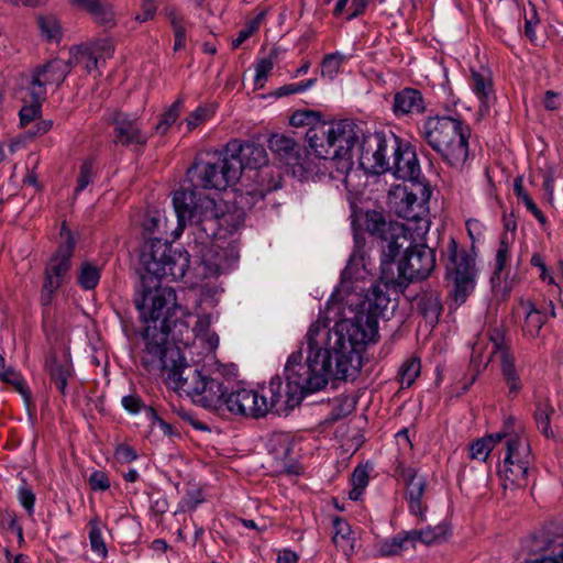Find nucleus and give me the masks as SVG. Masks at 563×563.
Wrapping results in <instances>:
<instances>
[{"label": "nucleus", "mask_w": 563, "mask_h": 563, "mask_svg": "<svg viewBox=\"0 0 563 563\" xmlns=\"http://www.w3.org/2000/svg\"><path fill=\"white\" fill-rule=\"evenodd\" d=\"M409 545H413V542L410 531H407L383 540L378 545V552L382 556L397 555L407 550Z\"/></svg>", "instance_id": "32"}, {"label": "nucleus", "mask_w": 563, "mask_h": 563, "mask_svg": "<svg viewBox=\"0 0 563 563\" xmlns=\"http://www.w3.org/2000/svg\"><path fill=\"white\" fill-rule=\"evenodd\" d=\"M470 86L479 101L481 109L487 111L496 100L493 76L489 69H471Z\"/></svg>", "instance_id": "23"}, {"label": "nucleus", "mask_w": 563, "mask_h": 563, "mask_svg": "<svg viewBox=\"0 0 563 563\" xmlns=\"http://www.w3.org/2000/svg\"><path fill=\"white\" fill-rule=\"evenodd\" d=\"M331 342L325 330L313 327L306 334V362L302 363L300 350L291 353L286 362V387L278 376L273 377L268 385H263L260 389L239 388L228 393L222 384L219 401L212 411L258 419L273 409L283 410L298 405L305 394L323 389L334 379L333 375L346 376L355 371L353 357L349 358L346 355H341L336 366L331 367L330 355L323 350L327 346L333 350L340 342L339 338Z\"/></svg>", "instance_id": "1"}, {"label": "nucleus", "mask_w": 563, "mask_h": 563, "mask_svg": "<svg viewBox=\"0 0 563 563\" xmlns=\"http://www.w3.org/2000/svg\"><path fill=\"white\" fill-rule=\"evenodd\" d=\"M93 55L99 57L100 63H104L108 58H111L114 52L113 42L109 38L99 40L87 46Z\"/></svg>", "instance_id": "48"}, {"label": "nucleus", "mask_w": 563, "mask_h": 563, "mask_svg": "<svg viewBox=\"0 0 563 563\" xmlns=\"http://www.w3.org/2000/svg\"><path fill=\"white\" fill-rule=\"evenodd\" d=\"M181 101L176 100L163 114L155 125V132L165 135L168 129L177 121L180 112Z\"/></svg>", "instance_id": "41"}, {"label": "nucleus", "mask_w": 563, "mask_h": 563, "mask_svg": "<svg viewBox=\"0 0 563 563\" xmlns=\"http://www.w3.org/2000/svg\"><path fill=\"white\" fill-rule=\"evenodd\" d=\"M89 485L93 490H107L110 487V481L106 473L96 471L89 477Z\"/></svg>", "instance_id": "54"}, {"label": "nucleus", "mask_w": 563, "mask_h": 563, "mask_svg": "<svg viewBox=\"0 0 563 563\" xmlns=\"http://www.w3.org/2000/svg\"><path fill=\"white\" fill-rule=\"evenodd\" d=\"M100 280V267L82 262L78 268L77 283L85 290L95 289Z\"/></svg>", "instance_id": "34"}, {"label": "nucleus", "mask_w": 563, "mask_h": 563, "mask_svg": "<svg viewBox=\"0 0 563 563\" xmlns=\"http://www.w3.org/2000/svg\"><path fill=\"white\" fill-rule=\"evenodd\" d=\"M227 150L230 157L241 162V172L244 167L260 168L268 162L264 146L254 142L241 143L239 140H233L228 143Z\"/></svg>", "instance_id": "20"}, {"label": "nucleus", "mask_w": 563, "mask_h": 563, "mask_svg": "<svg viewBox=\"0 0 563 563\" xmlns=\"http://www.w3.org/2000/svg\"><path fill=\"white\" fill-rule=\"evenodd\" d=\"M241 176V162L230 157L228 150L224 153L200 154L187 172L190 187L179 190H195L207 196L201 189L224 190L235 184Z\"/></svg>", "instance_id": "9"}, {"label": "nucleus", "mask_w": 563, "mask_h": 563, "mask_svg": "<svg viewBox=\"0 0 563 563\" xmlns=\"http://www.w3.org/2000/svg\"><path fill=\"white\" fill-rule=\"evenodd\" d=\"M89 541L91 550L102 558L107 555V547L102 538L101 520L98 516L89 521Z\"/></svg>", "instance_id": "38"}, {"label": "nucleus", "mask_w": 563, "mask_h": 563, "mask_svg": "<svg viewBox=\"0 0 563 563\" xmlns=\"http://www.w3.org/2000/svg\"><path fill=\"white\" fill-rule=\"evenodd\" d=\"M173 206L177 216L178 227L189 225L194 235L203 238L223 236L240 229L244 222L242 209H229L223 201L210 196H202L195 190H176Z\"/></svg>", "instance_id": "6"}, {"label": "nucleus", "mask_w": 563, "mask_h": 563, "mask_svg": "<svg viewBox=\"0 0 563 563\" xmlns=\"http://www.w3.org/2000/svg\"><path fill=\"white\" fill-rule=\"evenodd\" d=\"M395 137L386 139L383 133L363 134L360 153V165L371 174H384L389 169L391 141Z\"/></svg>", "instance_id": "15"}, {"label": "nucleus", "mask_w": 563, "mask_h": 563, "mask_svg": "<svg viewBox=\"0 0 563 563\" xmlns=\"http://www.w3.org/2000/svg\"><path fill=\"white\" fill-rule=\"evenodd\" d=\"M421 369L420 361L416 357L406 360L399 369V382L402 387H410L419 376Z\"/></svg>", "instance_id": "39"}, {"label": "nucleus", "mask_w": 563, "mask_h": 563, "mask_svg": "<svg viewBox=\"0 0 563 563\" xmlns=\"http://www.w3.org/2000/svg\"><path fill=\"white\" fill-rule=\"evenodd\" d=\"M300 92H303L301 82H295V84H288V85H284L282 87H279L276 90L275 95L277 97H286L289 95L300 93Z\"/></svg>", "instance_id": "60"}, {"label": "nucleus", "mask_w": 563, "mask_h": 563, "mask_svg": "<svg viewBox=\"0 0 563 563\" xmlns=\"http://www.w3.org/2000/svg\"><path fill=\"white\" fill-rule=\"evenodd\" d=\"M166 15L174 31L175 43L174 51L178 52L185 48L186 45V27L183 16L175 10L169 9L166 11Z\"/></svg>", "instance_id": "37"}, {"label": "nucleus", "mask_w": 563, "mask_h": 563, "mask_svg": "<svg viewBox=\"0 0 563 563\" xmlns=\"http://www.w3.org/2000/svg\"><path fill=\"white\" fill-rule=\"evenodd\" d=\"M95 21L104 26H113L115 23L113 8L108 2H99L97 9L91 12Z\"/></svg>", "instance_id": "45"}, {"label": "nucleus", "mask_w": 563, "mask_h": 563, "mask_svg": "<svg viewBox=\"0 0 563 563\" xmlns=\"http://www.w3.org/2000/svg\"><path fill=\"white\" fill-rule=\"evenodd\" d=\"M390 151L393 163L389 162V169L393 175L402 180L415 181L420 175V165L415 151L408 146H401L397 139L391 141Z\"/></svg>", "instance_id": "19"}, {"label": "nucleus", "mask_w": 563, "mask_h": 563, "mask_svg": "<svg viewBox=\"0 0 563 563\" xmlns=\"http://www.w3.org/2000/svg\"><path fill=\"white\" fill-rule=\"evenodd\" d=\"M345 59L346 57L339 52L325 55L321 65V75L333 79Z\"/></svg>", "instance_id": "43"}, {"label": "nucleus", "mask_w": 563, "mask_h": 563, "mask_svg": "<svg viewBox=\"0 0 563 563\" xmlns=\"http://www.w3.org/2000/svg\"><path fill=\"white\" fill-rule=\"evenodd\" d=\"M423 240L413 242L412 245L401 247L405 251V257L398 264V278L399 285L407 284L413 280L427 278L435 266V255L432 249L428 247Z\"/></svg>", "instance_id": "14"}, {"label": "nucleus", "mask_w": 563, "mask_h": 563, "mask_svg": "<svg viewBox=\"0 0 563 563\" xmlns=\"http://www.w3.org/2000/svg\"><path fill=\"white\" fill-rule=\"evenodd\" d=\"M449 533V529L445 525H439L435 527H428L422 530H411L410 536L412 542L421 541L426 544L437 543L445 540Z\"/></svg>", "instance_id": "35"}, {"label": "nucleus", "mask_w": 563, "mask_h": 563, "mask_svg": "<svg viewBox=\"0 0 563 563\" xmlns=\"http://www.w3.org/2000/svg\"><path fill=\"white\" fill-rule=\"evenodd\" d=\"M362 128L351 120L317 122L306 133L309 148L319 157L335 166L341 174L353 165V148L363 136Z\"/></svg>", "instance_id": "7"}, {"label": "nucleus", "mask_w": 563, "mask_h": 563, "mask_svg": "<svg viewBox=\"0 0 563 563\" xmlns=\"http://www.w3.org/2000/svg\"><path fill=\"white\" fill-rule=\"evenodd\" d=\"M274 68V62L272 58H263L257 62L255 66L254 87L255 89H262L268 78V75Z\"/></svg>", "instance_id": "47"}, {"label": "nucleus", "mask_w": 563, "mask_h": 563, "mask_svg": "<svg viewBox=\"0 0 563 563\" xmlns=\"http://www.w3.org/2000/svg\"><path fill=\"white\" fill-rule=\"evenodd\" d=\"M122 406L125 410H128L131 413H137L142 406V400L140 397L135 395H129L124 396L122 398Z\"/></svg>", "instance_id": "57"}, {"label": "nucleus", "mask_w": 563, "mask_h": 563, "mask_svg": "<svg viewBox=\"0 0 563 563\" xmlns=\"http://www.w3.org/2000/svg\"><path fill=\"white\" fill-rule=\"evenodd\" d=\"M266 448L276 461V466L279 471L295 473V466L290 463L292 460L294 440L289 433L273 432L267 439Z\"/></svg>", "instance_id": "21"}, {"label": "nucleus", "mask_w": 563, "mask_h": 563, "mask_svg": "<svg viewBox=\"0 0 563 563\" xmlns=\"http://www.w3.org/2000/svg\"><path fill=\"white\" fill-rule=\"evenodd\" d=\"M431 188L421 183H412L409 187L397 185L388 195V205L405 222L386 221L374 212L367 217V230L379 236L383 266L390 264L401 247L409 249L413 242L424 239L430 230Z\"/></svg>", "instance_id": "3"}, {"label": "nucleus", "mask_w": 563, "mask_h": 563, "mask_svg": "<svg viewBox=\"0 0 563 563\" xmlns=\"http://www.w3.org/2000/svg\"><path fill=\"white\" fill-rule=\"evenodd\" d=\"M203 242V238L195 235L194 249L200 256V269L205 276H218L239 260L235 242L227 241L223 236L209 238L208 242Z\"/></svg>", "instance_id": "12"}, {"label": "nucleus", "mask_w": 563, "mask_h": 563, "mask_svg": "<svg viewBox=\"0 0 563 563\" xmlns=\"http://www.w3.org/2000/svg\"><path fill=\"white\" fill-rule=\"evenodd\" d=\"M530 263L532 266H536L540 269V278L543 282H545L548 284H554V278L548 272L547 266L543 262V258L540 254H533L531 256Z\"/></svg>", "instance_id": "55"}, {"label": "nucleus", "mask_w": 563, "mask_h": 563, "mask_svg": "<svg viewBox=\"0 0 563 563\" xmlns=\"http://www.w3.org/2000/svg\"><path fill=\"white\" fill-rule=\"evenodd\" d=\"M142 227L146 233L150 235L157 234V236H154L150 239L143 246L145 249L146 244L152 242L153 240H161L162 242H165L167 245V241H163V234L166 231L167 228V218L165 211L162 210H148L143 219ZM172 247V245L169 244ZM144 250H142L143 252Z\"/></svg>", "instance_id": "28"}, {"label": "nucleus", "mask_w": 563, "mask_h": 563, "mask_svg": "<svg viewBox=\"0 0 563 563\" xmlns=\"http://www.w3.org/2000/svg\"><path fill=\"white\" fill-rule=\"evenodd\" d=\"M426 142L454 168H461L468 157L470 129L452 117L428 118L422 126Z\"/></svg>", "instance_id": "8"}, {"label": "nucleus", "mask_w": 563, "mask_h": 563, "mask_svg": "<svg viewBox=\"0 0 563 563\" xmlns=\"http://www.w3.org/2000/svg\"><path fill=\"white\" fill-rule=\"evenodd\" d=\"M95 176L93 165L91 162H85L79 169V175L77 178V186L75 188V194L78 195L82 190L87 188V186L91 183Z\"/></svg>", "instance_id": "51"}, {"label": "nucleus", "mask_w": 563, "mask_h": 563, "mask_svg": "<svg viewBox=\"0 0 563 563\" xmlns=\"http://www.w3.org/2000/svg\"><path fill=\"white\" fill-rule=\"evenodd\" d=\"M0 380L14 387V389L27 400L30 390L22 376L12 368H2L0 371Z\"/></svg>", "instance_id": "40"}, {"label": "nucleus", "mask_w": 563, "mask_h": 563, "mask_svg": "<svg viewBox=\"0 0 563 563\" xmlns=\"http://www.w3.org/2000/svg\"><path fill=\"white\" fill-rule=\"evenodd\" d=\"M466 229H467L468 236L472 241L471 249H473V247L475 249L474 244L476 242L482 241V239L484 238L485 225L479 220L470 219L466 221Z\"/></svg>", "instance_id": "53"}, {"label": "nucleus", "mask_w": 563, "mask_h": 563, "mask_svg": "<svg viewBox=\"0 0 563 563\" xmlns=\"http://www.w3.org/2000/svg\"><path fill=\"white\" fill-rule=\"evenodd\" d=\"M53 122L49 120H41L36 122L34 128L29 130L30 135L36 136V135H43L47 133L52 129Z\"/></svg>", "instance_id": "62"}, {"label": "nucleus", "mask_w": 563, "mask_h": 563, "mask_svg": "<svg viewBox=\"0 0 563 563\" xmlns=\"http://www.w3.org/2000/svg\"><path fill=\"white\" fill-rule=\"evenodd\" d=\"M19 500L27 511L33 510L35 496L30 489L21 487L19 489Z\"/></svg>", "instance_id": "58"}, {"label": "nucleus", "mask_w": 563, "mask_h": 563, "mask_svg": "<svg viewBox=\"0 0 563 563\" xmlns=\"http://www.w3.org/2000/svg\"><path fill=\"white\" fill-rule=\"evenodd\" d=\"M69 73V63L60 58L53 59L36 68L29 75H23L21 86L30 96L44 98L47 85H60Z\"/></svg>", "instance_id": "16"}, {"label": "nucleus", "mask_w": 563, "mask_h": 563, "mask_svg": "<svg viewBox=\"0 0 563 563\" xmlns=\"http://www.w3.org/2000/svg\"><path fill=\"white\" fill-rule=\"evenodd\" d=\"M38 25L42 34L48 40H58L60 36V24L53 15H45L38 19Z\"/></svg>", "instance_id": "46"}, {"label": "nucleus", "mask_w": 563, "mask_h": 563, "mask_svg": "<svg viewBox=\"0 0 563 563\" xmlns=\"http://www.w3.org/2000/svg\"><path fill=\"white\" fill-rule=\"evenodd\" d=\"M140 260L146 273L142 276L141 289L134 302L141 320L146 324L143 332L146 347L151 340L146 336L147 332H152L153 338L155 333H164L166 336L169 318L177 313L189 316L188 311L177 305L175 291L161 282L183 278L189 266V258L186 252L174 250L156 239L146 244ZM164 345L166 346V339Z\"/></svg>", "instance_id": "2"}, {"label": "nucleus", "mask_w": 563, "mask_h": 563, "mask_svg": "<svg viewBox=\"0 0 563 563\" xmlns=\"http://www.w3.org/2000/svg\"><path fill=\"white\" fill-rule=\"evenodd\" d=\"M397 472L407 485L408 499L422 498L427 485L426 479L422 476H418L411 467L399 466Z\"/></svg>", "instance_id": "31"}, {"label": "nucleus", "mask_w": 563, "mask_h": 563, "mask_svg": "<svg viewBox=\"0 0 563 563\" xmlns=\"http://www.w3.org/2000/svg\"><path fill=\"white\" fill-rule=\"evenodd\" d=\"M21 100L24 106L20 110V124L26 128L31 122L35 121L41 115L42 100L44 98H37L30 96V92L21 88Z\"/></svg>", "instance_id": "30"}, {"label": "nucleus", "mask_w": 563, "mask_h": 563, "mask_svg": "<svg viewBox=\"0 0 563 563\" xmlns=\"http://www.w3.org/2000/svg\"><path fill=\"white\" fill-rule=\"evenodd\" d=\"M368 478H369V475L365 467L357 466L354 470V472L352 474V478H351L352 489L349 493V497L352 500H357L361 497L364 488L368 484Z\"/></svg>", "instance_id": "42"}, {"label": "nucleus", "mask_w": 563, "mask_h": 563, "mask_svg": "<svg viewBox=\"0 0 563 563\" xmlns=\"http://www.w3.org/2000/svg\"><path fill=\"white\" fill-rule=\"evenodd\" d=\"M317 122H322L319 114L311 110H298L290 117V124L299 128L303 125L313 126Z\"/></svg>", "instance_id": "49"}, {"label": "nucleus", "mask_w": 563, "mask_h": 563, "mask_svg": "<svg viewBox=\"0 0 563 563\" xmlns=\"http://www.w3.org/2000/svg\"><path fill=\"white\" fill-rule=\"evenodd\" d=\"M60 244L55 254L48 261L45 268V282L48 289L59 288L68 275L70 260L75 249V240L71 231L65 225L60 229Z\"/></svg>", "instance_id": "17"}, {"label": "nucleus", "mask_w": 563, "mask_h": 563, "mask_svg": "<svg viewBox=\"0 0 563 563\" xmlns=\"http://www.w3.org/2000/svg\"><path fill=\"white\" fill-rule=\"evenodd\" d=\"M426 109L421 92L413 88H405L394 97L393 110L396 115L419 114Z\"/></svg>", "instance_id": "26"}, {"label": "nucleus", "mask_w": 563, "mask_h": 563, "mask_svg": "<svg viewBox=\"0 0 563 563\" xmlns=\"http://www.w3.org/2000/svg\"><path fill=\"white\" fill-rule=\"evenodd\" d=\"M268 147L286 165L290 167H301L308 172V168L303 164L301 146L297 144L294 139L283 134H274L268 140Z\"/></svg>", "instance_id": "22"}, {"label": "nucleus", "mask_w": 563, "mask_h": 563, "mask_svg": "<svg viewBox=\"0 0 563 563\" xmlns=\"http://www.w3.org/2000/svg\"><path fill=\"white\" fill-rule=\"evenodd\" d=\"M212 115V111L208 108L199 107L191 112L187 119V128L189 131L198 128L200 124L206 122Z\"/></svg>", "instance_id": "52"}, {"label": "nucleus", "mask_w": 563, "mask_h": 563, "mask_svg": "<svg viewBox=\"0 0 563 563\" xmlns=\"http://www.w3.org/2000/svg\"><path fill=\"white\" fill-rule=\"evenodd\" d=\"M517 314L519 318H523L522 331L525 335L537 338L547 320L545 313L538 309L533 302L526 300L520 301L517 307Z\"/></svg>", "instance_id": "27"}, {"label": "nucleus", "mask_w": 563, "mask_h": 563, "mask_svg": "<svg viewBox=\"0 0 563 563\" xmlns=\"http://www.w3.org/2000/svg\"><path fill=\"white\" fill-rule=\"evenodd\" d=\"M490 340L493 346L492 355L500 361L501 373L509 389V394L516 396L520 391L522 383L515 366V357L506 347H503L496 339L492 338Z\"/></svg>", "instance_id": "24"}, {"label": "nucleus", "mask_w": 563, "mask_h": 563, "mask_svg": "<svg viewBox=\"0 0 563 563\" xmlns=\"http://www.w3.org/2000/svg\"><path fill=\"white\" fill-rule=\"evenodd\" d=\"M441 256L450 296L460 306L475 289L478 276L477 254L474 247L466 250L451 236L443 247Z\"/></svg>", "instance_id": "10"}, {"label": "nucleus", "mask_w": 563, "mask_h": 563, "mask_svg": "<svg viewBox=\"0 0 563 563\" xmlns=\"http://www.w3.org/2000/svg\"><path fill=\"white\" fill-rule=\"evenodd\" d=\"M332 523L334 529L332 540L335 547L341 549L345 554L352 552L355 537L350 525L339 517H335Z\"/></svg>", "instance_id": "29"}, {"label": "nucleus", "mask_w": 563, "mask_h": 563, "mask_svg": "<svg viewBox=\"0 0 563 563\" xmlns=\"http://www.w3.org/2000/svg\"><path fill=\"white\" fill-rule=\"evenodd\" d=\"M115 455L120 461L131 462L136 459L135 451L129 445H119L115 450Z\"/></svg>", "instance_id": "59"}, {"label": "nucleus", "mask_w": 563, "mask_h": 563, "mask_svg": "<svg viewBox=\"0 0 563 563\" xmlns=\"http://www.w3.org/2000/svg\"><path fill=\"white\" fill-rule=\"evenodd\" d=\"M362 260L353 254L342 272L340 290L343 292H363L366 276L368 275L365 266L361 263Z\"/></svg>", "instance_id": "25"}, {"label": "nucleus", "mask_w": 563, "mask_h": 563, "mask_svg": "<svg viewBox=\"0 0 563 563\" xmlns=\"http://www.w3.org/2000/svg\"><path fill=\"white\" fill-rule=\"evenodd\" d=\"M365 299L368 306V312H361L354 319H345L336 322L333 328H330L329 322L323 319H318L310 324L308 331L313 327H318L328 332L331 342H335L339 338L340 342L333 350L325 347L330 357L331 367L336 366L341 355H346L349 358L353 357L354 372L346 374V376L333 375L334 379L346 380L353 379L358 374L362 366L361 352L365 344L375 341L378 335V321L377 316L382 314L389 305V297L379 285H372L366 294Z\"/></svg>", "instance_id": "5"}, {"label": "nucleus", "mask_w": 563, "mask_h": 563, "mask_svg": "<svg viewBox=\"0 0 563 563\" xmlns=\"http://www.w3.org/2000/svg\"><path fill=\"white\" fill-rule=\"evenodd\" d=\"M538 23H539V20L537 19L534 9L532 8L531 9V16L530 18H528V16L526 18V25H525V34H526V36L532 43L537 42V35H536V32H534V26H537Z\"/></svg>", "instance_id": "56"}, {"label": "nucleus", "mask_w": 563, "mask_h": 563, "mask_svg": "<svg viewBox=\"0 0 563 563\" xmlns=\"http://www.w3.org/2000/svg\"><path fill=\"white\" fill-rule=\"evenodd\" d=\"M69 66L75 64L81 66L87 73H92L99 68L101 64L99 57L93 55L88 47H78L71 51V58L69 59Z\"/></svg>", "instance_id": "36"}, {"label": "nucleus", "mask_w": 563, "mask_h": 563, "mask_svg": "<svg viewBox=\"0 0 563 563\" xmlns=\"http://www.w3.org/2000/svg\"><path fill=\"white\" fill-rule=\"evenodd\" d=\"M505 432H497L486 438H482L471 445L470 454L472 459L486 461L492 450L501 443Z\"/></svg>", "instance_id": "33"}, {"label": "nucleus", "mask_w": 563, "mask_h": 563, "mask_svg": "<svg viewBox=\"0 0 563 563\" xmlns=\"http://www.w3.org/2000/svg\"><path fill=\"white\" fill-rule=\"evenodd\" d=\"M510 249H511V241H510L508 234L505 233L500 238V242H499L498 249L496 251V267H495L496 275H499L506 267L507 263L509 262Z\"/></svg>", "instance_id": "44"}, {"label": "nucleus", "mask_w": 563, "mask_h": 563, "mask_svg": "<svg viewBox=\"0 0 563 563\" xmlns=\"http://www.w3.org/2000/svg\"><path fill=\"white\" fill-rule=\"evenodd\" d=\"M114 125V143L133 151H142L150 139L143 122L135 114L117 112L112 119Z\"/></svg>", "instance_id": "18"}, {"label": "nucleus", "mask_w": 563, "mask_h": 563, "mask_svg": "<svg viewBox=\"0 0 563 563\" xmlns=\"http://www.w3.org/2000/svg\"><path fill=\"white\" fill-rule=\"evenodd\" d=\"M51 376L56 388L64 393L67 385V378L69 376V369L62 364L53 363L51 365Z\"/></svg>", "instance_id": "50"}, {"label": "nucleus", "mask_w": 563, "mask_h": 563, "mask_svg": "<svg viewBox=\"0 0 563 563\" xmlns=\"http://www.w3.org/2000/svg\"><path fill=\"white\" fill-rule=\"evenodd\" d=\"M298 556L290 550H283L278 552L277 563H297Z\"/></svg>", "instance_id": "64"}, {"label": "nucleus", "mask_w": 563, "mask_h": 563, "mask_svg": "<svg viewBox=\"0 0 563 563\" xmlns=\"http://www.w3.org/2000/svg\"><path fill=\"white\" fill-rule=\"evenodd\" d=\"M147 332L151 339L143 351L142 362L148 369H159L166 375V384L185 394L201 407L211 410L219 401L222 382L209 378L195 366L186 363L178 346H165L164 333Z\"/></svg>", "instance_id": "4"}, {"label": "nucleus", "mask_w": 563, "mask_h": 563, "mask_svg": "<svg viewBox=\"0 0 563 563\" xmlns=\"http://www.w3.org/2000/svg\"><path fill=\"white\" fill-rule=\"evenodd\" d=\"M266 192L264 190L247 191L245 196H241V203L254 205L258 200H263Z\"/></svg>", "instance_id": "63"}, {"label": "nucleus", "mask_w": 563, "mask_h": 563, "mask_svg": "<svg viewBox=\"0 0 563 563\" xmlns=\"http://www.w3.org/2000/svg\"><path fill=\"white\" fill-rule=\"evenodd\" d=\"M505 451L499 475L504 487L523 486L530 464V445L522 433H505L501 443Z\"/></svg>", "instance_id": "11"}, {"label": "nucleus", "mask_w": 563, "mask_h": 563, "mask_svg": "<svg viewBox=\"0 0 563 563\" xmlns=\"http://www.w3.org/2000/svg\"><path fill=\"white\" fill-rule=\"evenodd\" d=\"M191 314L189 313L188 317ZM180 313L175 316V319L169 318V329L166 330V346H176L168 342V334L175 342H179L188 346L194 340V343L198 342L206 353L214 352L219 346V335L210 329L212 323L211 314L198 316L196 324L192 329H189V324L183 321Z\"/></svg>", "instance_id": "13"}, {"label": "nucleus", "mask_w": 563, "mask_h": 563, "mask_svg": "<svg viewBox=\"0 0 563 563\" xmlns=\"http://www.w3.org/2000/svg\"><path fill=\"white\" fill-rule=\"evenodd\" d=\"M156 8L153 1L147 2L146 0H144L143 12L141 14H137L135 19L140 22H145L147 20H151L154 16Z\"/></svg>", "instance_id": "61"}]
</instances>
